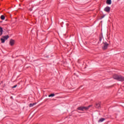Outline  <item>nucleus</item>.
Instances as JSON below:
<instances>
[{
    "label": "nucleus",
    "instance_id": "f257e3e1",
    "mask_svg": "<svg viewBox=\"0 0 124 124\" xmlns=\"http://www.w3.org/2000/svg\"><path fill=\"white\" fill-rule=\"evenodd\" d=\"M113 79H115V80H117V81H121V82L124 81V77L122 76H119L115 74L113 75Z\"/></svg>",
    "mask_w": 124,
    "mask_h": 124
},
{
    "label": "nucleus",
    "instance_id": "f03ea898",
    "mask_svg": "<svg viewBox=\"0 0 124 124\" xmlns=\"http://www.w3.org/2000/svg\"><path fill=\"white\" fill-rule=\"evenodd\" d=\"M8 38H9V36L8 35L3 36V38L0 39L1 43H4V42H5V40H7Z\"/></svg>",
    "mask_w": 124,
    "mask_h": 124
},
{
    "label": "nucleus",
    "instance_id": "7ed1b4c3",
    "mask_svg": "<svg viewBox=\"0 0 124 124\" xmlns=\"http://www.w3.org/2000/svg\"><path fill=\"white\" fill-rule=\"evenodd\" d=\"M104 46L102 47L103 50H106L107 48H108V46H109V44L107 43V42H103Z\"/></svg>",
    "mask_w": 124,
    "mask_h": 124
},
{
    "label": "nucleus",
    "instance_id": "20e7f679",
    "mask_svg": "<svg viewBox=\"0 0 124 124\" xmlns=\"http://www.w3.org/2000/svg\"><path fill=\"white\" fill-rule=\"evenodd\" d=\"M111 9V8L110 7H106L104 9V11L106 12H110V10Z\"/></svg>",
    "mask_w": 124,
    "mask_h": 124
},
{
    "label": "nucleus",
    "instance_id": "39448f33",
    "mask_svg": "<svg viewBox=\"0 0 124 124\" xmlns=\"http://www.w3.org/2000/svg\"><path fill=\"white\" fill-rule=\"evenodd\" d=\"M15 44V41L14 40H10V45H11V46H13V45H14V44Z\"/></svg>",
    "mask_w": 124,
    "mask_h": 124
},
{
    "label": "nucleus",
    "instance_id": "423d86ee",
    "mask_svg": "<svg viewBox=\"0 0 124 124\" xmlns=\"http://www.w3.org/2000/svg\"><path fill=\"white\" fill-rule=\"evenodd\" d=\"M92 105H89L88 107H83V110H89L90 107H92Z\"/></svg>",
    "mask_w": 124,
    "mask_h": 124
},
{
    "label": "nucleus",
    "instance_id": "0eeeda50",
    "mask_svg": "<svg viewBox=\"0 0 124 124\" xmlns=\"http://www.w3.org/2000/svg\"><path fill=\"white\" fill-rule=\"evenodd\" d=\"M103 38V36L102 35V34H100L99 35V42L98 43H99V42H101V41L102 40V38Z\"/></svg>",
    "mask_w": 124,
    "mask_h": 124
},
{
    "label": "nucleus",
    "instance_id": "6e6552de",
    "mask_svg": "<svg viewBox=\"0 0 124 124\" xmlns=\"http://www.w3.org/2000/svg\"><path fill=\"white\" fill-rule=\"evenodd\" d=\"M100 104H101V103H100V102L96 103L95 106V107L96 108H99L100 107Z\"/></svg>",
    "mask_w": 124,
    "mask_h": 124
},
{
    "label": "nucleus",
    "instance_id": "1a4fd4ad",
    "mask_svg": "<svg viewBox=\"0 0 124 124\" xmlns=\"http://www.w3.org/2000/svg\"><path fill=\"white\" fill-rule=\"evenodd\" d=\"M3 31V30H2V28L0 27V36L2 35Z\"/></svg>",
    "mask_w": 124,
    "mask_h": 124
},
{
    "label": "nucleus",
    "instance_id": "9d476101",
    "mask_svg": "<svg viewBox=\"0 0 124 124\" xmlns=\"http://www.w3.org/2000/svg\"><path fill=\"white\" fill-rule=\"evenodd\" d=\"M105 121V119L102 118L100 120H98V123H102V122Z\"/></svg>",
    "mask_w": 124,
    "mask_h": 124
},
{
    "label": "nucleus",
    "instance_id": "9b49d317",
    "mask_svg": "<svg viewBox=\"0 0 124 124\" xmlns=\"http://www.w3.org/2000/svg\"><path fill=\"white\" fill-rule=\"evenodd\" d=\"M107 4H111L112 3V1L111 0H107Z\"/></svg>",
    "mask_w": 124,
    "mask_h": 124
},
{
    "label": "nucleus",
    "instance_id": "f8f14e48",
    "mask_svg": "<svg viewBox=\"0 0 124 124\" xmlns=\"http://www.w3.org/2000/svg\"><path fill=\"white\" fill-rule=\"evenodd\" d=\"M78 110H80L81 111H84V108L83 107H80L78 108Z\"/></svg>",
    "mask_w": 124,
    "mask_h": 124
},
{
    "label": "nucleus",
    "instance_id": "ddd939ff",
    "mask_svg": "<svg viewBox=\"0 0 124 124\" xmlns=\"http://www.w3.org/2000/svg\"><path fill=\"white\" fill-rule=\"evenodd\" d=\"M54 96H55V94L52 93V94L48 95V97H53Z\"/></svg>",
    "mask_w": 124,
    "mask_h": 124
},
{
    "label": "nucleus",
    "instance_id": "4468645a",
    "mask_svg": "<svg viewBox=\"0 0 124 124\" xmlns=\"http://www.w3.org/2000/svg\"><path fill=\"white\" fill-rule=\"evenodd\" d=\"M0 19H1V20H4L5 19V16H4L3 15H2L0 16Z\"/></svg>",
    "mask_w": 124,
    "mask_h": 124
},
{
    "label": "nucleus",
    "instance_id": "2eb2a0df",
    "mask_svg": "<svg viewBox=\"0 0 124 124\" xmlns=\"http://www.w3.org/2000/svg\"><path fill=\"white\" fill-rule=\"evenodd\" d=\"M35 103H33V104H30V107H33V106H34L35 105Z\"/></svg>",
    "mask_w": 124,
    "mask_h": 124
},
{
    "label": "nucleus",
    "instance_id": "dca6fc26",
    "mask_svg": "<svg viewBox=\"0 0 124 124\" xmlns=\"http://www.w3.org/2000/svg\"><path fill=\"white\" fill-rule=\"evenodd\" d=\"M17 85H16L13 86V87H12V88H13V89H14L15 88H16V87H17Z\"/></svg>",
    "mask_w": 124,
    "mask_h": 124
},
{
    "label": "nucleus",
    "instance_id": "f3484780",
    "mask_svg": "<svg viewBox=\"0 0 124 124\" xmlns=\"http://www.w3.org/2000/svg\"><path fill=\"white\" fill-rule=\"evenodd\" d=\"M101 18H102V19L103 18H104V16H101Z\"/></svg>",
    "mask_w": 124,
    "mask_h": 124
},
{
    "label": "nucleus",
    "instance_id": "a211bd4d",
    "mask_svg": "<svg viewBox=\"0 0 124 124\" xmlns=\"http://www.w3.org/2000/svg\"><path fill=\"white\" fill-rule=\"evenodd\" d=\"M32 10V9H31V10H30V11H31Z\"/></svg>",
    "mask_w": 124,
    "mask_h": 124
}]
</instances>
